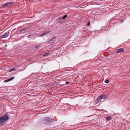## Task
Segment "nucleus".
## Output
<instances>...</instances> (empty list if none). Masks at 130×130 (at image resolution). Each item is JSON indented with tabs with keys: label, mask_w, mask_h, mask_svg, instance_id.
Instances as JSON below:
<instances>
[{
	"label": "nucleus",
	"mask_w": 130,
	"mask_h": 130,
	"mask_svg": "<svg viewBox=\"0 0 130 130\" xmlns=\"http://www.w3.org/2000/svg\"><path fill=\"white\" fill-rule=\"evenodd\" d=\"M9 118L8 116L5 115L0 117V124L2 125L4 123L5 121L8 120Z\"/></svg>",
	"instance_id": "obj_1"
},
{
	"label": "nucleus",
	"mask_w": 130,
	"mask_h": 130,
	"mask_svg": "<svg viewBox=\"0 0 130 130\" xmlns=\"http://www.w3.org/2000/svg\"><path fill=\"white\" fill-rule=\"evenodd\" d=\"M45 120L47 122H53V119L52 118L47 117L45 119Z\"/></svg>",
	"instance_id": "obj_2"
},
{
	"label": "nucleus",
	"mask_w": 130,
	"mask_h": 130,
	"mask_svg": "<svg viewBox=\"0 0 130 130\" xmlns=\"http://www.w3.org/2000/svg\"><path fill=\"white\" fill-rule=\"evenodd\" d=\"M11 4H13V3L12 2H9L7 3H6L4 4H3L2 5V7H5L7 6H9Z\"/></svg>",
	"instance_id": "obj_3"
},
{
	"label": "nucleus",
	"mask_w": 130,
	"mask_h": 130,
	"mask_svg": "<svg viewBox=\"0 0 130 130\" xmlns=\"http://www.w3.org/2000/svg\"><path fill=\"white\" fill-rule=\"evenodd\" d=\"M99 96L101 99H105L108 98V96L104 94L101 95Z\"/></svg>",
	"instance_id": "obj_4"
},
{
	"label": "nucleus",
	"mask_w": 130,
	"mask_h": 130,
	"mask_svg": "<svg viewBox=\"0 0 130 130\" xmlns=\"http://www.w3.org/2000/svg\"><path fill=\"white\" fill-rule=\"evenodd\" d=\"M9 32L5 33L3 35L1 36V38H4L7 37L9 35Z\"/></svg>",
	"instance_id": "obj_5"
},
{
	"label": "nucleus",
	"mask_w": 130,
	"mask_h": 130,
	"mask_svg": "<svg viewBox=\"0 0 130 130\" xmlns=\"http://www.w3.org/2000/svg\"><path fill=\"white\" fill-rule=\"evenodd\" d=\"M124 49L123 48H120L118 49L116 53H120L123 52L124 51Z\"/></svg>",
	"instance_id": "obj_6"
},
{
	"label": "nucleus",
	"mask_w": 130,
	"mask_h": 130,
	"mask_svg": "<svg viewBox=\"0 0 130 130\" xmlns=\"http://www.w3.org/2000/svg\"><path fill=\"white\" fill-rule=\"evenodd\" d=\"M50 32V31H46L45 32H44V33L40 35V36H39V37H42L43 36H44V35H45L47 34Z\"/></svg>",
	"instance_id": "obj_7"
},
{
	"label": "nucleus",
	"mask_w": 130,
	"mask_h": 130,
	"mask_svg": "<svg viewBox=\"0 0 130 130\" xmlns=\"http://www.w3.org/2000/svg\"><path fill=\"white\" fill-rule=\"evenodd\" d=\"M101 100L100 98L99 97H99L98 98H97L96 100H95V104H97L98 102L100 101Z\"/></svg>",
	"instance_id": "obj_8"
},
{
	"label": "nucleus",
	"mask_w": 130,
	"mask_h": 130,
	"mask_svg": "<svg viewBox=\"0 0 130 130\" xmlns=\"http://www.w3.org/2000/svg\"><path fill=\"white\" fill-rule=\"evenodd\" d=\"M14 77H12L11 78L5 80V82H8L9 81H10L12 80V79H14Z\"/></svg>",
	"instance_id": "obj_9"
},
{
	"label": "nucleus",
	"mask_w": 130,
	"mask_h": 130,
	"mask_svg": "<svg viewBox=\"0 0 130 130\" xmlns=\"http://www.w3.org/2000/svg\"><path fill=\"white\" fill-rule=\"evenodd\" d=\"M50 54V53H47L44 54L43 56V57L47 56L49 54Z\"/></svg>",
	"instance_id": "obj_10"
},
{
	"label": "nucleus",
	"mask_w": 130,
	"mask_h": 130,
	"mask_svg": "<svg viewBox=\"0 0 130 130\" xmlns=\"http://www.w3.org/2000/svg\"><path fill=\"white\" fill-rule=\"evenodd\" d=\"M26 29H27V28H24L22 29L20 31V32H23V31H25Z\"/></svg>",
	"instance_id": "obj_11"
},
{
	"label": "nucleus",
	"mask_w": 130,
	"mask_h": 130,
	"mask_svg": "<svg viewBox=\"0 0 130 130\" xmlns=\"http://www.w3.org/2000/svg\"><path fill=\"white\" fill-rule=\"evenodd\" d=\"M106 120L107 121H110L111 120V118L110 117H107L106 118Z\"/></svg>",
	"instance_id": "obj_12"
},
{
	"label": "nucleus",
	"mask_w": 130,
	"mask_h": 130,
	"mask_svg": "<svg viewBox=\"0 0 130 130\" xmlns=\"http://www.w3.org/2000/svg\"><path fill=\"white\" fill-rule=\"evenodd\" d=\"M105 82L106 83L108 84L109 83V81L108 80H106L105 81Z\"/></svg>",
	"instance_id": "obj_13"
},
{
	"label": "nucleus",
	"mask_w": 130,
	"mask_h": 130,
	"mask_svg": "<svg viewBox=\"0 0 130 130\" xmlns=\"http://www.w3.org/2000/svg\"><path fill=\"white\" fill-rule=\"evenodd\" d=\"M67 16V15H65V16L63 17L62 19H65L66 18Z\"/></svg>",
	"instance_id": "obj_14"
},
{
	"label": "nucleus",
	"mask_w": 130,
	"mask_h": 130,
	"mask_svg": "<svg viewBox=\"0 0 130 130\" xmlns=\"http://www.w3.org/2000/svg\"><path fill=\"white\" fill-rule=\"evenodd\" d=\"M39 47H40V46L39 45H38V46H36L35 47V48H39Z\"/></svg>",
	"instance_id": "obj_15"
},
{
	"label": "nucleus",
	"mask_w": 130,
	"mask_h": 130,
	"mask_svg": "<svg viewBox=\"0 0 130 130\" xmlns=\"http://www.w3.org/2000/svg\"><path fill=\"white\" fill-rule=\"evenodd\" d=\"M13 71V70H16V69L15 68H12Z\"/></svg>",
	"instance_id": "obj_16"
},
{
	"label": "nucleus",
	"mask_w": 130,
	"mask_h": 130,
	"mask_svg": "<svg viewBox=\"0 0 130 130\" xmlns=\"http://www.w3.org/2000/svg\"><path fill=\"white\" fill-rule=\"evenodd\" d=\"M13 71V69H11L10 70V71H9V72H11V71Z\"/></svg>",
	"instance_id": "obj_17"
},
{
	"label": "nucleus",
	"mask_w": 130,
	"mask_h": 130,
	"mask_svg": "<svg viewBox=\"0 0 130 130\" xmlns=\"http://www.w3.org/2000/svg\"><path fill=\"white\" fill-rule=\"evenodd\" d=\"M90 25V23L89 22H88L87 23V25L88 26H89Z\"/></svg>",
	"instance_id": "obj_18"
},
{
	"label": "nucleus",
	"mask_w": 130,
	"mask_h": 130,
	"mask_svg": "<svg viewBox=\"0 0 130 130\" xmlns=\"http://www.w3.org/2000/svg\"><path fill=\"white\" fill-rule=\"evenodd\" d=\"M62 18L63 17H60L59 18V19H62Z\"/></svg>",
	"instance_id": "obj_19"
},
{
	"label": "nucleus",
	"mask_w": 130,
	"mask_h": 130,
	"mask_svg": "<svg viewBox=\"0 0 130 130\" xmlns=\"http://www.w3.org/2000/svg\"><path fill=\"white\" fill-rule=\"evenodd\" d=\"M69 83V82H66V83L67 84H68Z\"/></svg>",
	"instance_id": "obj_20"
},
{
	"label": "nucleus",
	"mask_w": 130,
	"mask_h": 130,
	"mask_svg": "<svg viewBox=\"0 0 130 130\" xmlns=\"http://www.w3.org/2000/svg\"><path fill=\"white\" fill-rule=\"evenodd\" d=\"M90 116H87V117H90Z\"/></svg>",
	"instance_id": "obj_21"
}]
</instances>
